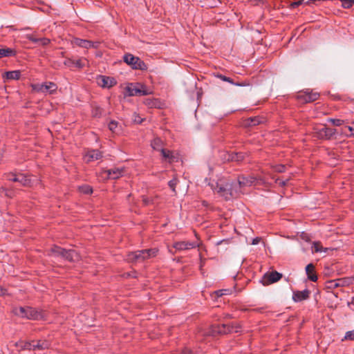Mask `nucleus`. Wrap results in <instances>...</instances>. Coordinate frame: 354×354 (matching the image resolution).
I'll use <instances>...</instances> for the list:
<instances>
[{
    "label": "nucleus",
    "instance_id": "f257e3e1",
    "mask_svg": "<svg viewBox=\"0 0 354 354\" xmlns=\"http://www.w3.org/2000/svg\"><path fill=\"white\" fill-rule=\"evenodd\" d=\"M213 189L215 192L224 197L226 200H230L231 198H236L240 194H242L241 190L237 189L236 184L222 179L218 180Z\"/></svg>",
    "mask_w": 354,
    "mask_h": 354
},
{
    "label": "nucleus",
    "instance_id": "f03ea898",
    "mask_svg": "<svg viewBox=\"0 0 354 354\" xmlns=\"http://www.w3.org/2000/svg\"><path fill=\"white\" fill-rule=\"evenodd\" d=\"M48 255L60 257L70 262L79 261L80 256L75 250H66L57 245H53L48 250Z\"/></svg>",
    "mask_w": 354,
    "mask_h": 354
},
{
    "label": "nucleus",
    "instance_id": "7ed1b4c3",
    "mask_svg": "<svg viewBox=\"0 0 354 354\" xmlns=\"http://www.w3.org/2000/svg\"><path fill=\"white\" fill-rule=\"evenodd\" d=\"M158 250L156 248L145 249L129 252L127 259L131 263H142L145 260L156 256Z\"/></svg>",
    "mask_w": 354,
    "mask_h": 354
},
{
    "label": "nucleus",
    "instance_id": "20e7f679",
    "mask_svg": "<svg viewBox=\"0 0 354 354\" xmlns=\"http://www.w3.org/2000/svg\"><path fill=\"white\" fill-rule=\"evenodd\" d=\"M14 313L17 316L28 319L38 320L44 318L42 312L29 306L16 308Z\"/></svg>",
    "mask_w": 354,
    "mask_h": 354
},
{
    "label": "nucleus",
    "instance_id": "39448f33",
    "mask_svg": "<svg viewBox=\"0 0 354 354\" xmlns=\"http://www.w3.org/2000/svg\"><path fill=\"white\" fill-rule=\"evenodd\" d=\"M239 326L236 324H221V325H213L212 326L209 335L212 336H216L218 335H225L232 333L239 332Z\"/></svg>",
    "mask_w": 354,
    "mask_h": 354
},
{
    "label": "nucleus",
    "instance_id": "423d86ee",
    "mask_svg": "<svg viewBox=\"0 0 354 354\" xmlns=\"http://www.w3.org/2000/svg\"><path fill=\"white\" fill-rule=\"evenodd\" d=\"M123 61L133 70L147 71V65L138 57L131 53H126L123 56Z\"/></svg>",
    "mask_w": 354,
    "mask_h": 354
},
{
    "label": "nucleus",
    "instance_id": "0eeeda50",
    "mask_svg": "<svg viewBox=\"0 0 354 354\" xmlns=\"http://www.w3.org/2000/svg\"><path fill=\"white\" fill-rule=\"evenodd\" d=\"M319 93L313 92L312 90L306 89L298 93L297 98L303 103H310L317 100Z\"/></svg>",
    "mask_w": 354,
    "mask_h": 354
},
{
    "label": "nucleus",
    "instance_id": "6e6552de",
    "mask_svg": "<svg viewBox=\"0 0 354 354\" xmlns=\"http://www.w3.org/2000/svg\"><path fill=\"white\" fill-rule=\"evenodd\" d=\"M314 133L319 139L330 140L336 133V129L322 125L320 127L315 128Z\"/></svg>",
    "mask_w": 354,
    "mask_h": 354
},
{
    "label": "nucleus",
    "instance_id": "1a4fd4ad",
    "mask_svg": "<svg viewBox=\"0 0 354 354\" xmlns=\"http://www.w3.org/2000/svg\"><path fill=\"white\" fill-rule=\"evenodd\" d=\"M282 274L277 271H272L266 272L262 279V283L264 286H268L271 283L277 282L282 278Z\"/></svg>",
    "mask_w": 354,
    "mask_h": 354
},
{
    "label": "nucleus",
    "instance_id": "9d476101",
    "mask_svg": "<svg viewBox=\"0 0 354 354\" xmlns=\"http://www.w3.org/2000/svg\"><path fill=\"white\" fill-rule=\"evenodd\" d=\"M123 173V170L118 168H113L108 170H102L100 173V176L103 179H118L119 178Z\"/></svg>",
    "mask_w": 354,
    "mask_h": 354
},
{
    "label": "nucleus",
    "instance_id": "9b49d317",
    "mask_svg": "<svg viewBox=\"0 0 354 354\" xmlns=\"http://www.w3.org/2000/svg\"><path fill=\"white\" fill-rule=\"evenodd\" d=\"M129 95H147L151 93L147 89H146L145 86L142 84H137L134 86H131L127 88Z\"/></svg>",
    "mask_w": 354,
    "mask_h": 354
},
{
    "label": "nucleus",
    "instance_id": "f8f14e48",
    "mask_svg": "<svg viewBox=\"0 0 354 354\" xmlns=\"http://www.w3.org/2000/svg\"><path fill=\"white\" fill-rule=\"evenodd\" d=\"M97 84L102 88H111L117 84L116 80L113 77L104 75H99L97 77Z\"/></svg>",
    "mask_w": 354,
    "mask_h": 354
},
{
    "label": "nucleus",
    "instance_id": "ddd939ff",
    "mask_svg": "<svg viewBox=\"0 0 354 354\" xmlns=\"http://www.w3.org/2000/svg\"><path fill=\"white\" fill-rule=\"evenodd\" d=\"M200 244L199 241H178L174 243L173 247L177 250H183L199 247Z\"/></svg>",
    "mask_w": 354,
    "mask_h": 354
},
{
    "label": "nucleus",
    "instance_id": "4468645a",
    "mask_svg": "<svg viewBox=\"0 0 354 354\" xmlns=\"http://www.w3.org/2000/svg\"><path fill=\"white\" fill-rule=\"evenodd\" d=\"M102 158V152L97 149H88L86 151L84 158L88 163Z\"/></svg>",
    "mask_w": 354,
    "mask_h": 354
},
{
    "label": "nucleus",
    "instance_id": "2eb2a0df",
    "mask_svg": "<svg viewBox=\"0 0 354 354\" xmlns=\"http://www.w3.org/2000/svg\"><path fill=\"white\" fill-rule=\"evenodd\" d=\"M255 180L256 178L253 176H239L238 183H236L237 185V189L241 190V188L243 187L251 186Z\"/></svg>",
    "mask_w": 354,
    "mask_h": 354
},
{
    "label": "nucleus",
    "instance_id": "dca6fc26",
    "mask_svg": "<svg viewBox=\"0 0 354 354\" xmlns=\"http://www.w3.org/2000/svg\"><path fill=\"white\" fill-rule=\"evenodd\" d=\"M310 290L306 289L303 291H294L292 295V299L295 302H299L308 299L310 297Z\"/></svg>",
    "mask_w": 354,
    "mask_h": 354
},
{
    "label": "nucleus",
    "instance_id": "f3484780",
    "mask_svg": "<svg viewBox=\"0 0 354 354\" xmlns=\"http://www.w3.org/2000/svg\"><path fill=\"white\" fill-rule=\"evenodd\" d=\"M306 272L308 276V279L313 282L317 281V275L315 272V267L313 263H309L306 267Z\"/></svg>",
    "mask_w": 354,
    "mask_h": 354
},
{
    "label": "nucleus",
    "instance_id": "a211bd4d",
    "mask_svg": "<svg viewBox=\"0 0 354 354\" xmlns=\"http://www.w3.org/2000/svg\"><path fill=\"white\" fill-rule=\"evenodd\" d=\"M26 37L31 41L32 42L35 43V44H37V43H39L41 46H46L47 45H48L50 42V40L48 38H46V37H43V38H37L34 36V35L32 34H28L26 35Z\"/></svg>",
    "mask_w": 354,
    "mask_h": 354
},
{
    "label": "nucleus",
    "instance_id": "6ab92c4d",
    "mask_svg": "<svg viewBox=\"0 0 354 354\" xmlns=\"http://www.w3.org/2000/svg\"><path fill=\"white\" fill-rule=\"evenodd\" d=\"M50 344L47 340L34 341L32 344L33 351L45 350L50 348Z\"/></svg>",
    "mask_w": 354,
    "mask_h": 354
},
{
    "label": "nucleus",
    "instance_id": "aec40b11",
    "mask_svg": "<svg viewBox=\"0 0 354 354\" xmlns=\"http://www.w3.org/2000/svg\"><path fill=\"white\" fill-rule=\"evenodd\" d=\"M64 64L65 66L68 67H72L74 66L77 68H82L84 66V64L82 62V60L81 59L75 61L72 59L67 58L64 62Z\"/></svg>",
    "mask_w": 354,
    "mask_h": 354
},
{
    "label": "nucleus",
    "instance_id": "412c9836",
    "mask_svg": "<svg viewBox=\"0 0 354 354\" xmlns=\"http://www.w3.org/2000/svg\"><path fill=\"white\" fill-rule=\"evenodd\" d=\"M57 89V85L51 82H46L43 85V92L42 93H50L52 94L55 93Z\"/></svg>",
    "mask_w": 354,
    "mask_h": 354
},
{
    "label": "nucleus",
    "instance_id": "4be33fe9",
    "mask_svg": "<svg viewBox=\"0 0 354 354\" xmlns=\"http://www.w3.org/2000/svg\"><path fill=\"white\" fill-rule=\"evenodd\" d=\"M75 44L82 48H89L91 47H97V45H94V43L89 40L77 39L75 40Z\"/></svg>",
    "mask_w": 354,
    "mask_h": 354
},
{
    "label": "nucleus",
    "instance_id": "5701e85b",
    "mask_svg": "<svg viewBox=\"0 0 354 354\" xmlns=\"http://www.w3.org/2000/svg\"><path fill=\"white\" fill-rule=\"evenodd\" d=\"M17 54V51L15 49L6 48H0V58L14 57Z\"/></svg>",
    "mask_w": 354,
    "mask_h": 354
},
{
    "label": "nucleus",
    "instance_id": "b1692460",
    "mask_svg": "<svg viewBox=\"0 0 354 354\" xmlns=\"http://www.w3.org/2000/svg\"><path fill=\"white\" fill-rule=\"evenodd\" d=\"M21 72L20 71H12L6 72L3 75V78H6L7 80H17L20 78Z\"/></svg>",
    "mask_w": 354,
    "mask_h": 354
},
{
    "label": "nucleus",
    "instance_id": "393cba45",
    "mask_svg": "<svg viewBox=\"0 0 354 354\" xmlns=\"http://www.w3.org/2000/svg\"><path fill=\"white\" fill-rule=\"evenodd\" d=\"M15 180L24 186H28L30 183V180L23 174H17V178Z\"/></svg>",
    "mask_w": 354,
    "mask_h": 354
},
{
    "label": "nucleus",
    "instance_id": "a878e982",
    "mask_svg": "<svg viewBox=\"0 0 354 354\" xmlns=\"http://www.w3.org/2000/svg\"><path fill=\"white\" fill-rule=\"evenodd\" d=\"M229 156L230 157H229L228 160H230L232 161H236V162H241L245 158V155L242 152L232 153L230 154Z\"/></svg>",
    "mask_w": 354,
    "mask_h": 354
},
{
    "label": "nucleus",
    "instance_id": "bb28decb",
    "mask_svg": "<svg viewBox=\"0 0 354 354\" xmlns=\"http://www.w3.org/2000/svg\"><path fill=\"white\" fill-rule=\"evenodd\" d=\"M163 145L162 140L159 138H155L151 143L152 148L155 150H160Z\"/></svg>",
    "mask_w": 354,
    "mask_h": 354
},
{
    "label": "nucleus",
    "instance_id": "cd10ccee",
    "mask_svg": "<svg viewBox=\"0 0 354 354\" xmlns=\"http://www.w3.org/2000/svg\"><path fill=\"white\" fill-rule=\"evenodd\" d=\"M262 122V118L259 117L250 118L247 120L246 124L248 126H255Z\"/></svg>",
    "mask_w": 354,
    "mask_h": 354
},
{
    "label": "nucleus",
    "instance_id": "c85d7f7f",
    "mask_svg": "<svg viewBox=\"0 0 354 354\" xmlns=\"http://www.w3.org/2000/svg\"><path fill=\"white\" fill-rule=\"evenodd\" d=\"M161 154L163 158L168 159L169 161L174 158L172 151L166 149H161Z\"/></svg>",
    "mask_w": 354,
    "mask_h": 354
},
{
    "label": "nucleus",
    "instance_id": "c756f323",
    "mask_svg": "<svg viewBox=\"0 0 354 354\" xmlns=\"http://www.w3.org/2000/svg\"><path fill=\"white\" fill-rule=\"evenodd\" d=\"M216 76L218 78H220L221 80H222L223 81L227 82H230L231 84H235L237 86H245V84H243V83H234L232 79H231L230 77H226L223 75L219 74V75H217Z\"/></svg>",
    "mask_w": 354,
    "mask_h": 354
},
{
    "label": "nucleus",
    "instance_id": "7c9ffc66",
    "mask_svg": "<svg viewBox=\"0 0 354 354\" xmlns=\"http://www.w3.org/2000/svg\"><path fill=\"white\" fill-rule=\"evenodd\" d=\"M102 114V109L98 106H95L92 109V115L93 117L99 118Z\"/></svg>",
    "mask_w": 354,
    "mask_h": 354
},
{
    "label": "nucleus",
    "instance_id": "2f4dec72",
    "mask_svg": "<svg viewBox=\"0 0 354 354\" xmlns=\"http://www.w3.org/2000/svg\"><path fill=\"white\" fill-rule=\"evenodd\" d=\"M32 344H34V341L21 342V348L22 350H33Z\"/></svg>",
    "mask_w": 354,
    "mask_h": 354
},
{
    "label": "nucleus",
    "instance_id": "473e14b6",
    "mask_svg": "<svg viewBox=\"0 0 354 354\" xmlns=\"http://www.w3.org/2000/svg\"><path fill=\"white\" fill-rule=\"evenodd\" d=\"M79 190L82 193L86 194H91L93 192L91 187H90L89 185L80 186V187H79Z\"/></svg>",
    "mask_w": 354,
    "mask_h": 354
},
{
    "label": "nucleus",
    "instance_id": "72a5a7b5",
    "mask_svg": "<svg viewBox=\"0 0 354 354\" xmlns=\"http://www.w3.org/2000/svg\"><path fill=\"white\" fill-rule=\"evenodd\" d=\"M118 123L115 121V120H111L109 123V129L111 131H112L113 133H116V129L118 127Z\"/></svg>",
    "mask_w": 354,
    "mask_h": 354
},
{
    "label": "nucleus",
    "instance_id": "f704fd0d",
    "mask_svg": "<svg viewBox=\"0 0 354 354\" xmlns=\"http://www.w3.org/2000/svg\"><path fill=\"white\" fill-rule=\"evenodd\" d=\"M43 85H44V84H32L31 86L34 91L37 92V93H42L43 92Z\"/></svg>",
    "mask_w": 354,
    "mask_h": 354
},
{
    "label": "nucleus",
    "instance_id": "c9c22d12",
    "mask_svg": "<svg viewBox=\"0 0 354 354\" xmlns=\"http://www.w3.org/2000/svg\"><path fill=\"white\" fill-rule=\"evenodd\" d=\"M328 121L330 122L333 125L337 127L341 126L345 122V121L343 120L333 118L329 119Z\"/></svg>",
    "mask_w": 354,
    "mask_h": 354
},
{
    "label": "nucleus",
    "instance_id": "e433bc0d",
    "mask_svg": "<svg viewBox=\"0 0 354 354\" xmlns=\"http://www.w3.org/2000/svg\"><path fill=\"white\" fill-rule=\"evenodd\" d=\"M313 252H319L322 250V246L319 242H315L313 247Z\"/></svg>",
    "mask_w": 354,
    "mask_h": 354
},
{
    "label": "nucleus",
    "instance_id": "4c0bfd02",
    "mask_svg": "<svg viewBox=\"0 0 354 354\" xmlns=\"http://www.w3.org/2000/svg\"><path fill=\"white\" fill-rule=\"evenodd\" d=\"M342 1V6L344 8H350L352 7L353 3L351 0H340Z\"/></svg>",
    "mask_w": 354,
    "mask_h": 354
},
{
    "label": "nucleus",
    "instance_id": "58836bf2",
    "mask_svg": "<svg viewBox=\"0 0 354 354\" xmlns=\"http://www.w3.org/2000/svg\"><path fill=\"white\" fill-rule=\"evenodd\" d=\"M177 183H178V180L176 178H174L172 180H171L168 185L169 186V187L172 189V191L176 193V190H175V187H176V185H177Z\"/></svg>",
    "mask_w": 354,
    "mask_h": 354
},
{
    "label": "nucleus",
    "instance_id": "ea45409f",
    "mask_svg": "<svg viewBox=\"0 0 354 354\" xmlns=\"http://www.w3.org/2000/svg\"><path fill=\"white\" fill-rule=\"evenodd\" d=\"M286 167L283 165H279L274 167V171L278 173H283L285 171Z\"/></svg>",
    "mask_w": 354,
    "mask_h": 354
},
{
    "label": "nucleus",
    "instance_id": "a19ab883",
    "mask_svg": "<svg viewBox=\"0 0 354 354\" xmlns=\"http://www.w3.org/2000/svg\"><path fill=\"white\" fill-rule=\"evenodd\" d=\"M345 339L354 340V330L346 333Z\"/></svg>",
    "mask_w": 354,
    "mask_h": 354
},
{
    "label": "nucleus",
    "instance_id": "79ce46f5",
    "mask_svg": "<svg viewBox=\"0 0 354 354\" xmlns=\"http://www.w3.org/2000/svg\"><path fill=\"white\" fill-rule=\"evenodd\" d=\"M227 292H228V290H218L215 291L214 294L216 295V297H219L224 295H226Z\"/></svg>",
    "mask_w": 354,
    "mask_h": 354
},
{
    "label": "nucleus",
    "instance_id": "37998d69",
    "mask_svg": "<svg viewBox=\"0 0 354 354\" xmlns=\"http://www.w3.org/2000/svg\"><path fill=\"white\" fill-rule=\"evenodd\" d=\"M17 178V175H16L15 174L10 173V174H7V178H8V180H9L10 181L17 182L15 180V178Z\"/></svg>",
    "mask_w": 354,
    "mask_h": 354
},
{
    "label": "nucleus",
    "instance_id": "c03bdc74",
    "mask_svg": "<svg viewBox=\"0 0 354 354\" xmlns=\"http://www.w3.org/2000/svg\"><path fill=\"white\" fill-rule=\"evenodd\" d=\"M142 202L145 205H149V204L153 203V200L150 199L149 198L143 196L142 197Z\"/></svg>",
    "mask_w": 354,
    "mask_h": 354
},
{
    "label": "nucleus",
    "instance_id": "a18cd8bd",
    "mask_svg": "<svg viewBox=\"0 0 354 354\" xmlns=\"http://www.w3.org/2000/svg\"><path fill=\"white\" fill-rule=\"evenodd\" d=\"M342 281V279H338L337 281H332L330 283H331V286L333 287H338L340 286L341 282Z\"/></svg>",
    "mask_w": 354,
    "mask_h": 354
},
{
    "label": "nucleus",
    "instance_id": "49530a36",
    "mask_svg": "<svg viewBox=\"0 0 354 354\" xmlns=\"http://www.w3.org/2000/svg\"><path fill=\"white\" fill-rule=\"evenodd\" d=\"M8 294L7 289L0 286V296L3 297Z\"/></svg>",
    "mask_w": 354,
    "mask_h": 354
},
{
    "label": "nucleus",
    "instance_id": "de8ad7c7",
    "mask_svg": "<svg viewBox=\"0 0 354 354\" xmlns=\"http://www.w3.org/2000/svg\"><path fill=\"white\" fill-rule=\"evenodd\" d=\"M133 121L137 124H140L143 121V120L138 115H134Z\"/></svg>",
    "mask_w": 354,
    "mask_h": 354
},
{
    "label": "nucleus",
    "instance_id": "09e8293b",
    "mask_svg": "<svg viewBox=\"0 0 354 354\" xmlns=\"http://www.w3.org/2000/svg\"><path fill=\"white\" fill-rule=\"evenodd\" d=\"M213 2L209 3V6L211 8L216 7L221 3L220 0H212Z\"/></svg>",
    "mask_w": 354,
    "mask_h": 354
},
{
    "label": "nucleus",
    "instance_id": "8fccbe9b",
    "mask_svg": "<svg viewBox=\"0 0 354 354\" xmlns=\"http://www.w3.org/2000/svg\"><path fill=\"white\" fill-rule=\"evenodd\" d=\"M275 183H278L281 187H283L286 185V181L281 180L279 178H277L275 180Z\"/></svg>",
    "mask_w": 354,
    "mask_h": 354
},
{
    "label": "nucleus",
    "instance_id": "3c124183",
    "mask_svg": "<svg viewBox=\"0 0 354 354\" xmlns=\"http://www.w3.org/2000/svg\"><path fill=\"white\" fill-rule=\"evenodd\" d=\"M302 3V1H295L291 3V7L296 8Z\"/></svg>",
    "mask_w": 354,
    "mask_h": 354
},
{
    "label": "nucleus",
    "instance_id": "603ef678",
    "mask_svg": "<svg viewBox=\"0 0 354 354\" xmlns=\"http://www.w3.org/2000/svg\"><path fill=\"white\" fill-rule=\"evenodd\" d=\"M145 103V104H147V106H152L154 105L153 101L151 100H149V99L146 100Z\"/></svg>",
    "mask_w": 354,
    "mask_h": 354
},
{
    "label": "nucleus",
    "instance_id": "864d4df0",
    "mask_svg": "<svg viewBox=\"0 0 354 354\" xmlns=\"http://www.w3.org/2000/svg\"><path fill=\"white\" fill-rule=\"evenodd\" d=\"M260 241H261V238L257 237L252 240V245L258 244L260 242Z\"/></svg>",
    "mask_w": 354,
    "mask_h": 354
},
{
    "label": "nucleus",
    "instance_id": "5fc2aeb1",
    "mask_svg": "<svg viewBox=\"0 0 354 354\" xmlns=\"http://www.w3.org/2000/svg\"><path fill=\"white\" fill-rule=\"evenodd\" d=\"M181 354H192V351L188 348L182 351Z\"/></svg>",
    "mask_w": 354,
    "mask_h": 354
},
{
    "label": "nucleus",
    "instance_id": "6e6d98bb",
    "mask_svg": "<svg viewBox=\"0 0 354 354\" xmlns=\"http://www.w3.org/2000/svg\"><path fill=\"white\" fill-rule=\"evenodd\" d=\"M348 130L351 132V135L354 136V128L352 127H348Z\"/></svg>",
    "mask_w": 354,
    "mask_h": 354
},
{
    "label": "nucleus",
    "instance_id": "4d7b16f0",
    "mask_svg": "<svg viewBox=\"0 0 354 354\" xmlns=\"http://www.w3.org/2000/svg\"><path fill=\"white\" fill-rule=\"evenodd\" d=\"M226 317H229V318H231V317H232L230 315H226Z\"/></svg>",
    "mask_w": 354,
    "mask_h": 354
},
{
    "label": "nucleus",
    "instance_id": "13d9d810",
    "mask_svg": "<svg viewBox=\"0 0 354 354\" xmlns=\"http://www.w3.org/2000/svg\"><path fill=\"white\" fill-rule=\"evenodd\" d=\"M196 237L198 239L197 234L195 232Z\"/></svg>",
    "mask_w": 354,
    "mask_h": 354
},
{
    "label": "nucleus",
    "instance_id": "bf43d9fd",
    "mask_svg": "<svg viewBox=\"0 0 354 354\" xmlns=\"http://www.w3.org/2000/svg\"><path fill=\"white\" fill-rule=\"evenodd\" d=\"M353 5L354 4V0H351Z\"/></svg>",
    "mask_w": 354,
    "mask_h": 354
}]
</instances>
